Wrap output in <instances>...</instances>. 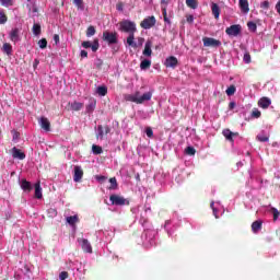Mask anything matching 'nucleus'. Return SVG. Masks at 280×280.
Here are the masks:
<instances>
[{"label":"nucleus","mask_w":280,"mask_h":280,"mask_svg":"<svg viewBox=\"0 0 280 280\" xmlns=\"http://www.w3.org/2000/svg\"><path fill=\"white\" fill-rule=\"evenodd\" d=\"M119 30L126 34H135L137 32V23L130 20H122L119 22Z\"/></svg>","instance_id":"nucleus-1"},{"label":"nucleus","mask_w":280,"mask_h":280,"mask_svg":"<svg viewBox=\"0 0 280 280\" xmlns=\"http://www.w3.org/2000/svg\"><path fill=\"white\" fill-rule=\"evenodd\" d=\"M103 40L108 45H117L119 43V39L117 37V32H109V31L103 32Z\"/></svg>","instance_id":"nucleus-2"},{"label":"nucleus","mask_w":280,"mask_h":280,"mask_svg":"<svg viewBox=\"0 0 280 280\" xmlns=\"http://www.w3.org/2000/svg\"><path fill=\"white\" fill-rule=\"evenodd\" d=\"M154 25H156V18L154 15L145 18L140 23V27H142V30H152V27H154Z\"/></svg>","instance_id":"nucleus-3"},{"label":"nucleus","mask_w":280,"mask_h":280,"mask_svg":"<svg viewBox=\"0 0 280 280\" xmlns=\"http://www.w3.org/2000/svg\"><path fill=\"white\" fill-rule=\"evenodd\" d=\"M203 47H221L222 42L213 37H203L202 38Z\"/></svg>","instance_id":"nucleus-4"},{"label":"nucleus","mask_w":280,"mask_h":280,"mask_svg":"<svg viewBox=\"0 0 280 280\" xmlns=\"http://www.w3.org/2000/svg\"><path fill=\"white\" fill-rule=\"evenodd\" d=\"M225 34H228V36H240V34H242V25L240 24L231 25L225 30Z\"/></svg>","instance_id":"nucleus-5"},{"label":"nucleus","mask_w":280,"mask_h":280,"mask_svg":"<svg viewBox=\"0 0 280 280\" xmlns=\"http://www.w3.org/2000/svg\"><path fill=\"white\" fill-rule=\"evenodd\" d=\"M109 200L112 202V205H115L116 207H124V205H126V198H124L122 196L119 195H110L109 196Z\"/></svg>","instance_id":"nucleus-6"},{"label":"nucleus","mask_w":280,"mask_h":280,"mask_svg":"<svg viewBox=\"0 0 280 280\" xmlns=\"http://www.w3.org/2000/svg\"><path fill=\"white\" fill-rule=\"evenodd\" d=\"M82 47H84V49H91L92 51H97V49H100V39L95 38L93 40V43L91 44V42H82Z\"/></svg>","instance_id":"nucleus-7"},{"label":"nucleus","mask_w":280,"mask_h":280,"mask_svg":"<svg viewBox=\"0 0 280 280\" xmlns=\"http://www.w3.org/2000/svg\"><path fill=\"white\" fill-rule=\"evenodd\" d=\"M79 244L84 253H93V246L86 238H78Z\"/></svg>","instance_id":"nucleus-8"},{"label":"nucleus","mask_w":280,"mask_h":280,"mask_svg":"<svg viewBox=\"0 0 280 280\" xmlns=\"http://www.w3.org/2000/svg\"><path fill=\"white\" fill-rule=\"evenodd\" d=\"M110 132V127H108L107 125L104 127L102 125L97 126V135H96V139H104V135H108Z\"/></svg>","instance_id":"nucleus-9"},{"label":"nucleus","mask_w":280,"mask_h":280,"mask_svg":"<svg viewBox=\"0 0 280 280\" xmlns=\"http://www.w3.org/2000/svg\"><path fill=\"white\" fill-rule=\"evenodd\" d=\"M223 137H225L226 141H230V143H234L233 137H240L238 132H233L231 129H223L222 130Z\"/></svg>","instance_id":"nucleus-10"},{"label":"nucleus","mask_w":280,"mask_h":280,"mask_svg":"<svg viewBox=\"0 0 280 280\" xmlns=\"http://www.w3.org/2000/svg\"><path fill=\"white\" fill-rule=\"evenodd\" d=\"M39 126L46 132H49L51 130V122H49V119L47 117L43 116L39 118Z\"/></svg>","instance_id":"nucleus-11"},{"label":"nucleus","mask_w":280,"mask_h":280,"mask_svg":"<svg viewBox=\"0 0 280 280\" xmlns=\"http://www.w3.org/2000/svg\"><path fill=\"white\" fill-rule=\"evenodd\" d=\"M83 176H84V171L82 170V166H74V175H73L74 183H80Z\"/></svg>","instance_id":"nucleus-12"},{"label":"nucleus","mask_w":280,"mask_h":280,"mask_svg":"<svg viewBox=\"0 0 280 280\" xmlns=\"http://www.w3.org/2000/svg\"><path fill=\"white\" fill-rule=\"evenodd\" d=\"M210 5H211L212 15L218 21L220 19V12H222V10L220 9V5L215 2H211Z\"/></svg>","instance_id":"nucleus-13"},{"label":"nucleus","mask_w":280,"mask_h":280,"mask_svg":"<svg viewBox=\"0 0 280 280\" xmlns=\"http://www.w3.org/2000/svg\"><path fill=\"white\" fill-rule=\"evenodd\" d=\"M177 66H178V59L176 57L171 56L166 58L165 67H171L172 69H176Z\"/></svg>","instance_id":"nucleus-14"},{"label":"nucleus","mask_w":280,"mask_h":280,"mask_svg":"<svg viewBox=\"0 0 280 280\" xmlns=\"http://www.w3.org/2000/svg\"><path fill=\"white\" fill-rule=\"evenodd\" d=\"M270 104H272V101L266 96H262L259 101H258V106L259 108H269Z\"/></svg>","instance_id":"nucleus-15"},{"label":"nucleus","mask_w":280,"mask_h":280,"mask_svg":"<svg viewBox=\"0 0 280 280\" xmlns=\"http://www.w3.org/2000/svg\"><path fill=\"white\" fill-rule=\"evenodd\" d=\"M238 5H240L241 12H243V14H248V12H250V8L248 5V0H238Z\"/></svg>","instance_id":"nucleus-16"},{"label":"nucleus","mask_w":280,"mask_h":280,"mask_svg":"<svg viewBox=\"0 0 280 280\" xmlns=\"http://www.w3.org/2000/svg\"><path fill=\"white\" fill-rule=\"evenodd\" d=\"M12 156H13V159H19V161H24L25 153L23 151H21V149H16V147H14L12 149Z\"/></svg>","instance_id":"nucleus-17"},{"label":"nucleus","mask_w":280,"mask_h":280,"mask_svg":"<svg viewBox=\"0 0 280 280\" xmlns=\"http://www.w3.org/2000/svg\"><path fill=\"white\" fill-rule=\"evenodd\" d=\"M9 38L12 43H19L21 40V37L19 36V28H13L9 34Z\"/></svg>","instance_id":"nucleus-18"},{"label":"nucleus","mask_w":280,"mask_h":280,"mask_svg":"<svg viewBox=\"0 0 280 280\" xmlns=\"http://www.w3.org/2000/svg\"><path fill=\"white\" fill-rule=\"evenodd\" d=\"M143 56L150 58L152 56V42L148 40L144 45V49L142 51Z\"/></svg>","instance_id":"nucleus-19"},{"label":"nucleus","mask_w":280,"mask_h":280,"mask_svg":"<svg viewBox=\"0 0 280 280\" xmlns=\"http://www.w3.org/2000/svg\"><path fill=\"white\" fill-rule=\"evenodd\" d=\"M68 106H70L71 110L78 112V110H82L84 108V103L74 101L72 103H69Z\"/></svg>","instance_id":"nucleus-20"},{"label":"nucleus","mask_w":280,"mask_h":280,"mask_svg":"<svg viewBox=\"0 0 280 280\" xmlns=\"http://www.w3.org/2000/svg\"><path fill=\"white\" fill-rule=\"evenodd\" d=\"M152 100V92H147L142 96L138 95V104H143V102H150Z\"/></svg>","instance_id":"nucleus-21"},{"label":"nucleus","mask_w":280,"mask_h":280,"mask_svg":"<svg viewBox=\"0 0 280 280\" xmlns=\"http://www.w3.org/2000/svg\"><path fill=\"white\" fill-rule=\"evenodd\" d=\"M95 106H97V101L90 100L89 104L85 107V113H88V115H91V113L95 110Z\"/></svg>","instance_id":"nucleus-22"},{"label":"nucleus","mask_w":280,"mask_h":280,"mask_svg":"<svg viewBox=\"0 0 280 280\" xmlns=\"http://www.w3.org/2000/svg\"><path fill=\"white\" fill-rule=\"evenodd\" d=\"M66 221L68 222V224L70 226H75V224H78V222H80V218L78 217V214H74L71 217H67Z\"/></svg>","instance_id":"nucleus-23"},{"label":"nucleus","mask_w":280,"mask_h":280,"mask_svg":"<svg viewBox=\"0 0 280 280\" xmlns=\"http://www.w3.org/2000/svg\"><path fill=\"white\" fill-rule=\"evenodd\" d=\"M264 222L261 221H254L252 223V231L253 233H259V231H261V226H262Z\"/></svg>","instance_id":"nucleus-24"},{"label":"nucleus","mask_w":280,"mask_h":280,"mask_svg":"<svg viewBox=\"0 0 280 280\" xmlns=\"http://www.w3.org/2000/svg\"><path fill=\"white\" fill-rule=\"evenodd\" d=\"M139 92H136L135 94H129L126 96L127 102H133L135 104H139Z\"/></svg>","instance_id":"nucleus-25"},{"label":"nucleus","mask_w":280,"mask_h":280,"mask_svg":"<svg viewBox=\"0 0 280 280\" xmlns=\"http://www.w3.org/2000/svg\"><path fill=\"white\" fill-rule=\"evenodd\" d=\"M150 67H152V61L150 59H144L140 63V69L142 71H148V69H150Z\"/></svg>","instance_id":"nucleus-26"},{"label":"nucleus","mask_w":280,"mask_h":280,"mask_svg":"<svg viewBox=\"0 0 280 280\" xmlns=\"http://www.w3.org/2000/svg\"><path fill=\"white\" fill-rule=\"evenodd\" d=\"M21 189H23V191H32V184L30 182H27V179H22L21 182Z\"/></svg>","instance_id":"nucleus-27"},{"label":"nucleus","mask_w":280,"mask_h":280,"mask_svg":"<svg viewBox=\"0 0 280 280\" xmlns=\"http://www.w3.org/2000/svg\"><path fill=\"white\" fill-rule=\"evenodd\" d=\"M35 198H37V200L43 198V188L40 187V183L35 184Z\"/></svg>","instance_id":"nucleus-28"},{"label":"nucleus","mask_w":280,"mask_h":280,"mask_svg":"<svg viewBox=\"0 0 280 280\" xmlns=\"http://www.w3.org/2000/svg\"><path fill=\"white\" fill-rule=\"evenodd\" d=\"M3 54H7V56H12V44L4 43L2 46Z\"/></svg>","instance_id":"nucleus-29"},{"label":"nucleus","mask_w":280,"mask_h":280,"mask_svg":"<svg viewBox=\"0 0 280 280\" xmlns=\"http://www.w3.org/2000/svg\"><path fill=\"white\" fill-rule=\"evenodd\" d=\"M96 93L104 97L108 94V88H106L105 85H101L97 88Z\"/></svg>","instance_id":"nucleus-30"},{"label":"nucleus","mask_w":280,"mask_h":280,"mask_svg":"<svg viewBox=\"0 0 280 280\" xmlns=\"http://www.w3.org/2000/svg\"><path fill=\"white\" fill-rule=\"evenodd\" d=\"M187 8L196 10L198 8V0H186Z\"/></svg>","instance_id":"nucleus-31"},{"label":"nucleus","mask_w":280,"mask_h":280,"mask_svg":"<svg viewBox=\"0 0 280 280\" xmlns=\"http://www.w3.org/2000/svg\"><path fill=\"white\" fill-rule=\"evenodd\" d=\"M127 44L129 45V47H137V43H135V33L129 34V36L127 37Z\"/></svg>","instance_id":"nucleus-32"},{"label":"nucleus","mask_w":280,"mask_h":280,"mask_svg":"<svg viewBox=\"0 0 280 280\" xmlns=\"http://www.w3.org/2000/svg\"><path fill=\"white\" fill-rule=\"evenodd\" d=\"M109 183H110V186L108 187L109 190H115L119 187V185L117 184L116 177L109 178Z\"/></svg>","instance_id":"nucleus-33"},{"label":"nucleus","mask_w":280,"mask_h":280,"mask_svg":"<svg viewBox=\"0 0 280 280\" xmlns=\"http://www.w3.org/2000/svg\"><path fill=\"white\" fill-rule=\"evenodd\" d=\"M162 14H163L164 23L172 25V21L167 19V7H162Z\"/></svg>","instance_id":"nucleus-34"},{"label":"nucleus","mask_w":280,"mask_h":280,"mask_svg":"<svg viewBox=\"0 0 280 280\" xmlns=\"http://www.w3.org/2000/svg\"><path fill=\"white\" fill-rule=\"evenodd\" d=\"M97 31L95 30V26H93V25H90L89 27H88V30H86V36H88V38H91V36H95V33H96Z\"/></svg>","instance_id":"nucleus-35"},{"label":"nucleus","mask_w":280,"mask_h":280,"mask_svg":"<svg viewBox=\"0 0 280 280\" xmlns=\"http://www.w3.org/2000/svg\"><path fill=\"white\" fill-rule=\"evenodd\" d=\"M8 23V15L4 11H0V25H5Z\"/></svg>","instance_id":"nucleus-36"},{"label":"nucleus","mask_w":280,"mask_h":280,"mask_svg":"<svg viewBox=\"0 0 280 280\" xmlns=\"http://www.w3.org/2000/svg\"><path fill=\"white\" fill-rule=\"evenodd\" d=\"M92 152H93V154H102V152H104V150L102 149V147H100L97 144H93Z\"/></svg>","instance_id":"nucleus-37"},{"label":"nucleus","mask_w":280,"mask_h":280,"mask_svg":"<svg viewBox=\"0 0 280 280\" xmlns=\"http://www.w3.org/2000/svg\"><path fill=\"white\" fill-rule=\"evenodd\" d=\"M235 91H237V89L235 88V85H230V86L226 89L225 93H226V95H229V96L231 97V95H235Z\"/></svg>","instance_id":"nucleus-38"},{"label":"nucleus","mask_w":280,"mask_h":280,"mask_svg":"<svg viewBox=\"0 0 280 280\" xmlns=\"http://www.w3.org/2000/svg\"><path fill=\"white\" fill-rule=\"evenodd\" d=\"M40 32H42V30H40V24H34V25H33V34H34L35 36H40Z\"/></svg>","instance_id":"nucleus-39"},{"label":"nucleus","mask_w":280,"mask_h":280,"mask_svg":"<svg viewBox=\"0 0 280 280\" xmlns=\"http://www.w3.org/2000/svg\"><path fill=\"white\" fill-rule=\"evenodd\" d=\"M47 215H48L49 218H56V215H58V210H56L55 208H49V209L47 210Z\"/></svg>","instance_id":"nucleus-40"},{"label":"nucleus","mask_w":280,"mask_h":280,"mask_svg":"<svg viewBox=\"0 0 280 280\" xmlns=\"http://www.w3.org/2000/svg\"><path fill=\"white\" fill-rule=\"evenodd\" d=\"M270 212H271L272 215H273V222H277V220H279L280 212L278 211L277 208H271V209H270Z\"/></svg>","instance_id":"nucleus-41"},{"label":"nucleus","mask_w":280,"mask_h":280,"mask_svg":"<svg viewBox=\"0 0 280 280\" xmlns=\"http://www.w3.org/2000/svg\"><path fill=\"white\" fill-rule=\"evenodd\" d=\"M185 152L188 154V156H194L196 154V149L194 147H187Z\"/></svg>","instance_id":"nucleus-42"},{"label":"nucleus","mask_w":280,"mask_h":280,"mask_svg":"<svg viewBox=\"0 0 280 280\" xmlns=\"http://www.w3.org/2000/svg\"><path fill=\"white\" fill-rule=\"evenodd\" d=\"M74 5H77V8L79 10H84V1L83 0H73Z\"/></svg>","instance_id":"nucleus-43"},{"label":"nucleus","mask_w":280,"mask_h":280,"mask_svg":"<svg viewBox=\"0 0 280 280\" xmlns=\"http://www.w3.org/2000/svg\"><path fill=\"white\" fill-rule=\"evenodd\" d=\"M38 46H39V49H47V39L46 38L39 39Z\"/></svg>","instance_id":"nucleus-44"},{"label":"nucleus","mask_w":280,"mask_h":280,"mask_svg":"<svg viewBox=\"0 0 280 280\" xmlns=\"http://www.w3.org/2000/svg\"><path fill=\"white\" fill-rule=\"evenodd\" d=\"M247 27L249 32H257V24L255 22H248Z\"/></svg>","instance_id":"nucleus-45"},{"label":"nucleus","mask_w":280,"mask_h":280,"mask_svg":"<svg viewBox=\"0 0 280 280\" xmlns=\"http://www.w3.org/2000/svg\"><path fill=\"white\" fill-rule=\"evenodd\" d=\"M252 117H254L255 119H259V117H261V112L257 108L253 109Z\"/></svg>","instance_id":"nucleus-46"},{"label":"nucleus","mask_w":280,"mask_h":280,"mask_svg":"<svg viewBox=\"0 0 280 280\" xmlns=\"http://www.w3.org/2000/svg\"><path fill=\"white\" fill-rule=\"evenodd\" d=\"M257 139L261 142V143H266L269 141V137L268 136H264V135H258Z\"/></svg>","instance_id":"nucleus-47"},{"label":"nucleus","mask_w":280,"mask_h":280,"mask_svg":"<svg viewBox=\"0 0 280 280\" xmlns=\"http://www.w3.org/2000/svg\"><path fill=\"white\" fill-rule=\"evenodd\" d=\"M0 4L4 8H10V5H12V0H0Z\"/></svg>","instance_id":"nucleus-48"},{"label":"nucleus","mask_w":280,"mask_h":280,"mask_svg":"<svg viewBox=\"0 0 280 280\" xmlns=\"http://www.w3.org/2000/svg\"><path fill=\"white\" fill-rule=\"evenodd\" d=\"M145 135L147 137H149V139H152V137H154V131L152 130V128L148 127L145 129Z\"/></svg>","instance_id":"nucleus-49"},{"label":"nucleus","mask_w":280,"mask_h":280,"mask_svg":"<svg viewBox=\"0 0 280 280\" xmlns=\"http://www.w3.org/2000/svg\"><path fill=\"white\" fill-rule=\"evenodd\" d=\"M59 279H60V280H67V279H69V272H67V271H61L60 275H59Z\"/></svg>","instance_id":"nucleus-50"},{"label":"nucleus","mask_w":280,"mask_h":280,"mask_svg":"<svg viewBox=\"0 0 280 280\" xmlns=\"http://www.w3.org/2000/svg\"><path fill=\"white\" fill-rule=\"evenodd\" d=\"M260 8L262 10H268V8H270V2L264 1L262 3H260Z\"/></svg>","instance_id":"nucleus-51"},{"label":"nucleus","mask_w":280,"mask_h":280,"mask_svg":"<svg viewBox=\"0 0 280 280\" xmlns=\"http://www.w3.org/2000/svg\"><path fill=\"white\" fill-rule=\"evenodd\" d=\"M244 62H246V65H249L250 62V54H245L243 57Z\"/></svg>","instance_id":"nucleus-52"},{"label":"nucleus","mask_w":280,"mask_h":280,"mask_svg":"<svg viewBox=\"0 0 280 280\" xmlns=\"http://www.w3.org/2000/svg\"><path fill=\"white\" fill-rule=\"evenodd\" d=\"M81 58H89V52L86 50H81Z\"/></svg>","instance_id":"nucleus-53"},{"label":"nucleus","mask_w":280,"mask_h":280,"mask_svg":"<svg viewBox=\"0 0 280 280\" xmlns=\"http://www.w3.org/2000/svg\"><path fill=\"white\" fill-rule=\"evenodd\" d=\"M186 21L187 23H194V15H187Z\"/></svg>","instance_id":"nucleus-54"},{"label":"nucleus","mask_w":280,"mask_h":280,"mask_svg":"<svg viewBox=\"0 0 280 280\" xmlns=\"http://www.w3.org/2000/svg\"><path fill=\"white\" fill-rule=\"evenodd\" d=\"M54 40H55L56 45H58V43H60V36L58 34H55Z\"/></svg>","instance_id":"nucleus-55"},{"label":"nucleus","mask_w":280,"mask_h":280,"mask_svg":"<svg viewBox=\"0 0 280 280\" xmlns=\"http://www.w3.org/2000/svg\"><path fill=\"white\" fill-rule=\"evenodd\" d=\"M96 179H98L101 183H104V180H106V176H96Z\"/></svg>","instance_id":"nucleus-56"},{"label":"nucleus","mask_w":280,"mask_h":280,"mask_svg":"<svg viewBox=\"0 0 280 280\" xmlns=\"http://www.w3.org/2000/svg\"><path fill=\"white\" fill-rule=\"evenodd\" d=\"M233 108H235V102H230L229 109L233 110Z\"/></svg>","instance_id":"nucleus-57"},{"label":"nucleus","mask_w":280,"mask_h":280,"mask_svg":"<svg viewBox=\"0 0 280 280\" xmlns=\"http://www.w3.org/2000/svg\"><path fill=\"white\" fill-rule=\"evenodd\" d=\"M276 10H277L278 14H280V0L276 4Z\"/></svg>","instance_id":"nucleus-58"},{"label":"nucleus","mask_w":280,"mask_h":280,"mask_svg":"<svg viewBox=\"0 0 280 280\" xmlns=\"http://www.w3.org/2000/svg\"><path fill=\"white\" fill-rule=\"evenodd\" d=\"M38 59H35V63H34V67H36V65H38Z\"/></svg>","instance_id":"nucleus-59"},{"label":"nucleus","mask_w":280,"mask_h":280,"mask_svg":"<svg viewBox=\"0 0 280 280\" xmlns=\"http://www.w3.org/2000/svg\"><path fill=\"white\" fill-rule=\"evenodd\" d=\"M161 3H167L165 0H162Z\"/></svg>","instance_id":"nucleus-60"}]
</instances>
